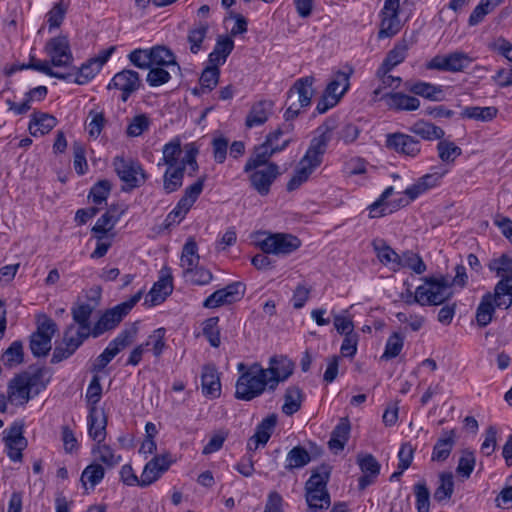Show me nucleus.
Masks as SVG:
<instances>
[{"mask_svg": "<svg viewBox=\"0 0 512 512\" xmlns=\"http://www.w3.org/2000/svg\"><path fill=\"white\" fill-rule=\"evenodd\" d=\"M184 277L191 284L199 286L208 285L213 280L212 272L209 269L205 268L204 266L200 265L192 268L191 270H188L184 274Z\"/></svg>", "mask_w": 512, "mask_h": 512, "instance_id": "obj_64", "label": "nucleus"}, {"mask_svg": "<svg viewBox=\"0 0 512 512\" xmlns=\"http://www.w3.org/2000/svg\"><path fill=\"white\" fill-rule=\"evenodd\" d=\"M177 68L174 54L165 46L152 47V67Z\"/></svg>", "mask_w": 512, "mask_h": 512, "instance_id": "obj_55", "label": "nucleus"}, {"mask_svg": "<svg viewBox=\"0 0 512 512\" xmlns=\"http://www.w3.org/2000/svg\"><path fill=\"white\" fill-rule=\"evenodd\" d=\"M44 52L46 60H34L30 68L51 77L61 78L54 68H67L73 61L69 40L66 36L59 35L47 41Z\"/></svg>", "mask_w": 512, "mask_h": 512, "instance_id": "obj_1", "label": "nucleus"}, {"mask_svg": "<svg viewBox=\"0 0 512 512\" xmlns=\"http://www.w3.org/2000/svg\"><path fill=\"white\" fill-rule=\"evenodd\" d=\"M471 58L463 52L435 56L427 65L429 69L460 71L469 66Z\"/></svg>", "mask_w": 512, "mask_h": 512, "instance_id": "obj_25", "label": "nucleus"}, {"mask_svg": "<svg viewBox=\"0 0 512 512\" xmlns=\"http://www.w3.org/2000/svg\"><path fill=\"white\" fill-rule=\"evenodd\" d=\"M165 335L166 330L164 328H158L148 336L144 343L148 351H151L157 358L160 357L166 347Z\"/></svg>", "mask_w": 512, "mask_h": 512, "instance_id": "obj_62", "label": "nucleus"}, {"mask_svg": "<svg viewBox=\"0 0 512 512\" xmlns=\"http://www.w3.org/2000/svg\"><path fill=\"white\" fill-rule=\"evenodd\" d=\"M320 164L307 156H303L299 161L293 176L287 184L289 191L297 189L300 185L306 182L311 174L315 171Z\"/></svg>", "mask_w": 512, "mask_h": 512, "instance_id": "obj_34", "label": "nucleus"}, {"mask_svg": "<svg viewBox=\"0 0 512 512\" xmlns=\"http://www.w3.org/2000/svg\"><path fill=\"white\" fill-rule=\"evenodd\" d=\"M56 332L55 323L45 318L39 322L37 331L32 335L30 341V348L35 356H44L51 349V340Z\"/></svg>", "mask_w": 512, "mask_h": 512, "instance_id": "obj_21", "label": "nucleus"}, {"mask_svg": "<svg viewBox=\"0 0 512 512\" xmlns=\"http://www.w3.org/2000/svg\"><path fill=\"white\" fill-rule=\"evenodd\" d=\"M184 172L188 173L187 166L167 167L164 173V189L167 193L176 191L182 186Z\"/></svg>", "mask_w": 512, "mask_h": 512, "instance_id": "obj_52", "label": "nucleus"}, {"mask_svg": "<svg viewBox=\"0 0 512 512\" xmlns=\"http://www.w3.org/2000/svg\"><path fill=\"white\" fill-rule=\"evenodd\" d=\"M385 144L388 149L412 158L416 157L421 151V144L418 140L401 132L388 134Z\"/></svg>", "mask_w": 512, "mask_h": 512, "instance_id": "obj_22", "label": "nucleus"}, {"mask_svg": "<svg viewBox=\"0 0 512 512\" xmlns=\"http://www.w3.org/2000/svg\"><path fill=\"white\" fill-rule=\"evenodd\" d=\"M455 438L456 435L454 430L445 431L436 442L433 448L431 459L438 462L445 461L449 457L454 447Z\"/></svg>", "mask_w": 512, "mask_h": 512, "instance_id": "obj_46", "label": "nucleus"}, {"mask_svg": "<svg viewBox=\"0 0 512 512\" xmlns=\"http://www.w3.org/2000/svg\"><path fill=\"white\" fill-rule=\"evenodd\" d=\"M115 51V47L111 46L98 52V54L85 63L75 73V82L80 85L90 82L110 59Z\"/></svg>", "mask_w": 512, "mask_h": 512, "instance_id": "obj_18", "label": "nucleus"}, {"mask_svg": "<svg viewBox=\"0 0 512 512\" xmlns=\"http://www.w3.org/2000/svg\"><path fill=\"white\" fill-rule=\"evenodd\" d=\"M243 288L240 283H234L219 289L205 299L203 306L205 308H217L225 304H231L241 299Z\"/></svg>", "mask_w": 512, "mask_h": 512, "instance_id": "obj_27", "label": "nucleus"}, {"mask_svg": "<svg viewBox=\"0 0 512 512\" xmlns=\"http://www.w3.org/2000/svg\"><path fill=\"white\" fill-rule=\"evenodd\" d=\"M390 71H381V68L377 71V77L379 78V85L374 89L372 93V101L378 102L383 101L385 102V94H390L396 92L402 82V79L400 77H395L392 75H389Z\"/></svg>", "mask_w": 512, "mask_h": 512, "instance_id": "obj_31", "label": "nucleus"}, {"mask_svg": "<svg viewBox=\"0 0 512 512\" xmlns=\"http://www.w3.org/2000/svg\"><path fill=\"white\" fill-rule=\"evenodd\" d=\"M237 370L240 373L235 390L237 399L250 401L261 396L266 391H271L264 367L259 363H252L250 365L239 363Z\"/></svg>", "mask_w": 512, "mask_h": 512, "instance_id": "obj_2", "label": "nucleus"}, {"mask_svg": "<svg viewBox=\"0 0 512 512\" xmlns=\"http://www.w3.org/2000/svg\"><path fill=\"white\" fill-rule=\"evenodd\" d=\"M113 167L119 178L129 188L138 187L145 181V173L137 161L117 156L113 159Z\"/></svg>", "mask_w": 512, "mask_h": 512, "instance_id": "obj_15", "label": "nucleus"}, {"mask_svg": "<svg viewBox=\"0 0 512 512\" xmlns=\"http://www.w3.org/2000/svg\"><path fill=\"white\" fill-rule=\"evenodd\" d=\"M454 492V479L450 472L439 474V484L434 492V498L438 502L449 500Z\"/></svg>", "mask_w": 512, "mask_h": 512, "instance_id": "obj_57", "label": "nucleus"}, {"mask_svg": "<svg viewBox=\"0 0 512 512\" xmlns=\"http://www.w3.org/2000/svg\"><path fill=\"white\" fill-rule=\"evenodd\" d=\"M34 379L29 374L16 376L8 386V401L13 405H24L30 399Z\"/></svg>", "mask_w": 512, "mask_h": 512, "instance_id": "obj_23", "label": "nucleus"}, {"mask_svg": "<svg viewBox=\"0 0 512 512\" xmlns=\"http://www.w3.org/2000/svg\"><path fill=\"white\" fill-rule=\"evenodd\" d=\"M453 294L450 282L443 276L427 277L414 294V302L421 306L440 305Z\"/></svg>", "mask_w": 512, "mask_h": 512, "instance_id": "obj_6", "label": "nucleus"}, {"mask_svg": "<svg viewBox=\"0 0 512 512\" xmlns=\"http://www.w3.org/2000/svg\"><path fill=\"white\" fill-rule=\"evenodd\" d=\"M293 127L289 123H284L274 131L268 134L265 143L275 152L284 150L292 141Z\"/></svg>", "mask_w": 512, "mask_h": 512, "instance_id": "obj_40", "label": "nucleus"}, {"mask_svg": "<svg viewBox=\"0 0 512 512\" xmlns=\"http://www.w3.org/2000/svg\"><path fill=\"white\" fill-rule=\"evenodd\" d=\"M209 25L207 22H199L194 24L188 31L187 40L189 49L196 54L204 48L203 43L207 38Z\"/></svg>", "mask_w": 512, "mask_h": 512, "instance_id": "obj_47", "label": "nucleus"}, {"mask_svg": "<svg viewBox=\"0 0 512 512\" xmlns=\"http://www.w3.org/2000/svg\"><path fill=\"white\" fill-rule=\"evenodd\" d=\"M201 388L206 397L215 399L221 394L220 377L215 367L207 365L202 370Z\"/></svg>", "mask_w": 512, "mask_h": 512, "instance_id": "obj_36", "label": "nucleus"}, {"mask_svg": "<svg viewBox=\"0 0 512 512\" xmlns=\"http://www.w3.org/2000/svg\"><path fill=\"white\" fill-rule=\"evenodd\" d=\"M24 357L23 345L14 341L2 354L1 360L7 367H15L22 363Z\"/></svg>", "mask_w": 512, "mask_h": 512, "instance_id": "obj_63", "label": "nucleus"}, {"mask_svg": "<svg viewBox=\"0 0 512 512\" xmlns=\"http://www.w3.org/2000/svg\"><path fill=\"white\" fill-rule=\"evenodd\" d=\"M274 153L276 152L265 142L255 147L252 155L250 156L244 167V171L250 172L255 168L263 167L264 165L270 164L268 161Z\"/></svg>", "mask_w": 512, "mask_h": 512, "instance_id": "obj_48", "label": "nucleus"}, {"mask_svg": "<svg viewBox=\"0 0 512 512\" xmlns=\"http://www.w3.org/2000/svg\"><path fill=\"white\" fill-rule=\"evenodd\" d=\"M437 153L446 167V165L454 163L462 154V149L452 141L441 139L437 144Z\"/></svg>", "mask_w": 512, "mask_h": 512, "instance_id": "obj_56", "label": "nucleus"}, {"mask_svg": "<svg viewBox=\"0 0 512 512\" xmlns=\"http://www.w3.org/2000/svg\"><path fill=\"white\" fill-rule=\"evenodd\" d=\"M385 105L394 111H415L420 107V101L414 96L402 92L385 94Z\"/></svg>", "mask_w": 512, "mask_h": 512, "instance_id": "obj_33", "label": "nucleus"}, {"mask_svg": "<svg viewBox=\"0 0 512 512\" xmlns=\"http://www.w3.org/2000/svg\"><path fill=\"white\" fill-rule=\"evenodd\" d=\"M406 89L415 95L426 98L430 101H443L445 99V93L440 85L431 84L424 81H418L415 83H406Z\"/></svg>", "mask_w": 512, "mask_h": 512, "instance_id": "obj_38", "label": "nucleus"}, {"mask_svg": "<svg viewBox=\"0 0 512 512\" xmlns=\"http://www.w3.org/2000/svg\"><path fill=\"white\" fill-rule=\"evenodd\" d=\"M294 368L293 361L286 356L276 355L271 357L268 366L264 368L270 390L275 391L280 383L285 382L293 374Z\"/></svg>", "mask_w": 512, "mask_h": 512, "instance_id": "obj_14", "label": "nucleus"}, {"mask_svg": "<svg viewBox=\"0 0 512 512\" xmlns=\"http://www.w3.org/2000/svg\"><path fill=\"white\" fill-rule=\"evenodd\" d=\"M172 290L173 284L171 276H161L150 289L145 303L151 307L159 305L172 293Z\"/></svg>", "mask_w": 512, "mask_h": 512, "instance_id": "obj_35", "label": "nucleus"}, {"mask_svg": "<svg viewBox=\"0 0 512 512\" xmlns=\"http://www.w3.org/2000/svg\"><path fill=\"white\" fill-rule=\"evenodd\" d=\"M351 69L337 71L332 74L326 88L318 101L316 109L319 113H325L335 107L350 88Z\"/></svg>", "mask_w": 512, "mask_h": 512, "instance_id": "obj_8", "label": "nucleus"}, {"mask_svg": "<svg viewBox=\"0 0 512 512\" xmlns=\"http://www.w3.org/2000/svg\"><path fill=\"white\" fill-rule=\"evenodd\" d=\"M410 131L427 141L441 140L445 135L441 127L425 120L416 121L410 127Z\"/></svg>", "mask_w": 512, "mask_h": 512, "instance_id": "obj_45", "label": "nucleus"}, {"mask_svg": "<svg viewBox=\"0 0 512 512\" xmlns=\"http://www.w3.org/2000/svg\"><path fill=\"white\" fill-rule=\"evenodd\" d=\"M400 1L401 0H384L383 7L379 12V39L393 37L401 30L402 25L399 19Z\"/></svg>", "mask_w": 512, "mask_h": 512, "instance_id": "obj_12", "label": "nucleus"}, {"mask_svg": "<svg viewBox=\"0 0 512 512\" xmlns=\"http://www.w3.org/2000/svg\"><path fill=\"white\" fill-rule=\"evenodd\" d=\"M313 95V79L305 77L298 79L289 91L291 101L286 114H297L301 108L307 107Z\"/></svg>", "mask_w": 512, "mask_h": 512, "instance_id": "obj_19", "label": "nucleus"}, {"mask_svg": "<svg viewBox=\"0 0 512 512\" xmlns=\"http://www.w3.org/2000/svg\"><path fill=\"white\" fill-rule=\"evenodd\" d=\"M336 128L337 125L334 120H326L323 124L318 126L313 131L310 145L304 155L321 164L327 146L334 141L336 137Z\"/></svg>", "mask_w": 512, "mask_h": 512, "instance_id": "obj_10", "label": "nucleus"}, {"mask_svg": "<svg viewBox=\"0 0 512 512\" xmlns=\"http://www.w3.org/2000/svg\"><path fill=\"white\" fill-rule=\"evenodd\" d=\"M92 311L93 307L88 303H78L73 307V319L78 324V328L70 327L65 332L64 342L67 346L68 355L72 354L82 344L83 340L92 334L89 322Z\"/></svg>", "mask_w": 512, "mask_h": 512, "instance_id": "obj_7", "label": "nucleus"}, {"mask_svg": "<svg viewBox=\"0 0 512 512\" xmlns=\"http://www.w3.org/2000/svg\"><path fill=\"white\" fill-rule=\"evenodd\" d=\"M118 221V217L112 214L109 209L103 214L92 228L93 235L115 236L114 227Z\"/></svg>", "mask_w": 512, "mask_h": 512, "instance_id": "obj_58", "label": "nucleus"}, {"mask_svg": "<svg viewBox=\"0 0 512 512\" xmlns=\"http://www.w3.org/2000/svg\"><path fill=\"white\" fill-rule=\"evenodd\" d=\"M105 477L104 467L94 461L87 465L81 473L80 483L86 494L94 491L97 485H99Z\"/></svg>", "mask_w": 512, "mask_h": 512, "instance_id": "obj_32", "label": "nucleus"}, {"mask_svg": "<svg viewBox=\"0 0 512 512\" xmlns=\"http://www.w3.org/2000/svg\"><path fill=\"white\" fill-rule=\"evenodd\" d=\"M140 87L139 74L133 70H122L116 73L108 84V88H114L121 92L122 101H127L132 93Z\"/></svg>", "mask_w": 512, "mask_h": 512, "instance_id": "obj_24", "label": "nucleus"}, {"mask_svg": "<svg viewBox=\"0 0 512 512\" xmlns=\"http://www.w3.org/2000/svg\"><path fill=\"white\" fill-rule=\"evenodd\" d=\"M175 461L173 455L169 452L156 455L150 459L141 472V488L148 487L158 481Z\"/></svg>", "mask_w": 512, "mask_h": 512, "instance_id": "obj_13", "label": "nucleus"}, {"mask_svg": "<svg viewBox=\"0 0 512 512\" xmlns=\"http://www.w3.org/2000/svg\"><path fill=\"white\" fill-rule=\"evenodd\" d=\"M350 423L348 419L343 418L336 425L332 431L330 440L328 442L329 448L334 453L342 451L349 439Z\"/></svg>", "mask_w": 512, "mask_h": 512, "instance_id": "obj_44", "label": "nucleus"}, {"mask_svg": "<svg viewBox=\"0 0 512 512\" xmlns=\"http://www.w3.org/2000/svg\"><path fill=\"white\" fill-rule=\"evenodd\" d=\"M93 457L107 467H114L122 461V456L104 441H96L91 448Z\"/></svg>", "mask_w": 512, "mask_h": 512, "instance_id": "obj_39", "label": "nucleus"}, {"mask_svg": "<svg viewBox=\"0 0 512 512\" xmlns=\"http://www.w3.org/2000/svg\"><path fill=\"white\" fill-rule=\"evenodd\" d=\"M151 125V120L146 114H137L130 118L126 127V135L128 137H138L146 132Z\"/></svg>", "mask_w": 512, "mask_h": 512, "instance_id": "obj_60", "label": "nucleus"}, {"mask_svg": "<svg viewBox=\"0 0 512 512\" xmlns=\"http://www.w3.org/2000/svg\"><path fill=\"white\" fill-rule=\"evenodd\" d=\"M67 9L68 5L64 0H59L53 4L52 8L46 14V26L49 33L61 26L67 13Z\"/></svg>", "mask_w": 512, "mask_h": 512, "instance_id": "obj_53", "label": "nucleus"}, {"mask_svg": "<svg viewBox=\"0 0 512 512\" xmlns=\"http://www.w3.org/2000/svg\"><path fill=\"white\" fill-rule=\"evenodd\" d=\"M58 123V120L52 114L35 111L30 115L28 130L33 137H42L48 134Z\"/></svg>", "mask_w": 512, "mask_h": 512, "instance_id": "obj_29", "label": "nucleus"}, {"mask_svg": "<svg viewBox=\"0 0 512 512\" xmlns=\"http://www.w3.org/2000/svg\"><path fill=\"white\" fill-rule=\"evenodd\" d=\"M302 400V391L295 386L289 387L286 390L284 397V404L282 406L283 413L286 415H292L296 413L301 407Z\"/></svg>", "mask_w": 512, "mask_h": 512, "instance_id": "obj_59", "label": "nucleus"}, {"mask_svg": "<svg viewBox=\"0 0 512 512\" xmlns=\"http://www.w3.org/2000/svg\"><path fill=\"white\" fill-rule=\"evenodd\" d=\"M88 435L95 442L106 438L107 419L103 409L91 406L87 417Z\"/></svg>", "mask_w": 512, "mask_h": 512, "instance_id": "obj_30", "label": "nucleus"}, {"mask_svg": "<svg viewBox=\"0 0 512 512\" xmlns=\"http://www.w3.org/2000/svg\"><path fill=\"white\" fill-rule=\"evenodd\" d=\"M200 256L198 254V246L193 238H189L183 246L180 266L185 274L188 270L199 265Z\"/></svg>", "mask_w": 512, "mask_h": 512, "instance_id": "obj_49", "label": "nucleus"}, {"mask_svg": "<svg viewBox=\"0 0 512 512\" xmlns=\"http://www.w3.org/2000/svg\"><path fill=\"white\" fill-rule=\"evenodd\" d=\"M137 327L134 325L123 330L113 339L96 359L95 367L104 368L121 350L129 346L136 338Z\"/></svg>", "mask_w": 512, "mask_h": 512, "instance_id": "obj_17", "label": "nucleus"}, {"mask_svg": "<svg viewBox=\"0 0 512 512\" xmlns=\"http://www.w3.org/2000/svg\"><path fill=\"white\" fill-rule=\"evenodd\" d=\"M393 193L392 187H387L381 196L368 206V212L370 218H379L393 212L394 208L387 201Z\"/></svg>", "mask_w": 512, "mask_h": 512, "instance_id": "obj_54", "label": "nucleus"}, {"mask_svg": "<svg viewBox=\"0 0 512 512\" xmlns=\"http://www.w3.org/2000/svg\"><path fill=\"white\" fill-rule=\"evenodd\" d=\"M276 425V417L270 416L265 418L256 429V432L247 442L249 450H257L259 447L265 446L271 437L273 429Z\"/></svg>", "mask_w": 512, "mask_h": 512, "instance_id": "obj_37", "label": "nucleus"}, {"mask_svg": "<svg viewBox=\"0 0 512 512\" xmlns=\"http://www.w3.org/2000/svg\"><path fill=\"white\" fill-rule=\"evenodd\" d=\"M105 123L106 120L102 111L98 109L91 110L86 120V131L88 135L93 139H97L100 136Z\"/></svg>", "mask_w": 512, "mask_h": 512, "instance_id": "obj_61", "label": "nucleus"}, {"mask_svg": "<svg viewBox=\"0 0 512 512\" xmlns=\"http://www.w3.org/2000/svg\"><path fill=\"white\" fill-rule=\"evenodd\" d=\"M253 244L264 253L287 255L301 246V241L291 234L258 231L251 235Z\"/></svg>", "mask_w": 512, "mask_h": 512, "instance_id": "obj_5", "label": "nucleus"}, {"mask_svg": "<svg viewBox=\"0 0 512 512\" xmlns=\"http://www.w3.org/2000/svg\"><path fill=\"white\" fill-rule=\"evenodd\" d=\"M491 272L501 278L494 289L495 305L509 308L512 304V257L508 253L494 257L488 264Z\"/></svg>", "mask_w": 512, "mask_h": 512, "instance_id": "obj_4", "label": "nucleus"}, {"mask_svg": "<svg viewBox=\"0 0 512 512\" xmlns=\"http://www.w3.org/2000/svg\"><path fill=\"white\" fill-rule=\"evenodd\" d=\"M247 173L254 189L261 195H266L278 175V166L276 164H268Z\"/></svg>", "mask_w": 512, "mask_h": 512, "instance_id": "obj_26", "label": "nucleus"}, {"mask_svg": "<svg viewBox=\"0 0 512 512\" xmlns=\"http://www.w3.org/2000/svg\"><path fill=\"white\" fill-rule=\"evenodd\" d=\"M357 464L362 472V476L358 480V486L360 490H364L375 482L380 473V464L373 455L368 453L359 454Z\"/></svg>", "mask_w": 512, "mask_h": 512, "instance_id": "obj_28", "label": "nucleus"}, {"mask_svg": "<svg viewBox=\"0 0 512 512\" xmlns=\"http://www.w3.org/2000/svg\"><path fill=\"white\" fill-rule=\"evenodd\" d=\"M373 247L379 261L391 270H399L400 257L390 246L382 240H375Z\"/></svg>", "mask_w": 512, "mask_h": 512, "instance_id": "obj_43", "label": "nucleus"}, {"mask_svg": "<svg viewBox=\"0 0 512 512\" xmlns=\"http://www.w3.org/2000/svg\"><path fill=\"white\" fill-rule=\"evenodd\" d=\"M233 48L234 42L230 37H219L213 51L208 56V63L219 68L226 62Z\"/></svg>", "mask_w": 512, "mask_h": 512, "instance_id": "obj_41", "label": "nucleus"}, {"mask_svg": "<svg viewBox=\"0 0 512 512\" xmlns=\"http://www.w3.org/2000/svg\"><path fill=\"white\" fill-rule=\"evenodd\" d=\"M498 113L494 106H466L461 111V117L481 122L492 121Z\"/></svg>", "mask_w": 512, "mask_h": 512, "instance_id": "obj_50", "label": "nucleus"}, {"mask_svg": "<svg viewBox=\"0 0 512 512\" xmlns=\"http://www.w3.org/2000/svg\"><path fill=\"white\" fill-rule=\"evenodd\" d=\"M198 152V147L194 142L187 143L182 147L181 139L174 137L163 146L162 158L158 165L187 166L188 175H193L198 170L196 161Z\"/></svg>", "mask_w": 512, "mask_h": 512, "instance_id": "obj_3", "label": "nucleus"}, {"mask_svg": "<svg viewBox=\"0 0 512 512\" xmlns=\"http://www.w3.org/2000/svg\"><path fill=\"white\" fill-rule=\"evenodd\" d=\"M449 169L444 165H438L431 168L430 172L420 177L415 183L405 189V194L414 200L430 189L438 187L442 179L447 175Z\"/></svg>", "mask_w": 512, "mask_h": 512, "instance_id": "obj_16", "label": "nucleus"}, {"mask_svg": "<svg viewBox=\"0 0 512 512\" xmlns=\"http://www.w3.org/2000/svg\"><path fill=\"white\" fill-rule=\"evenodd\" d=\"M142 295L143 291L140 290L127 301H124L116 305L115 307L107 310L93 327L92 335L94 337H98L105 331L115 328L122 321V319L132 310L136 303L140 301Z\"/></svg>", "mask_w": 512, "mask_h": 512, "instance_id": "obj_9", "label": "nucleus"}, {"mask_svg": "<svg viewBox=\"0 0 512 512\" xmlns=\"http://www.w3.org/2000/svg\"><path fill=\"white\" fill-rule=\"evenodd\" d=\"M271 101H259L255 103L246 117V126L249 128L264 124L272 112Z\"/></svg>", "mask_w": 512, "mask_h": 512, "instance_id": "obj_42", "label": "nucleus"}, {"mask_svg": "<svg viewBox=\"0 0 512 512\" xmlns=\"http://www.w3.org/2000/svg\"><path fill=\"white\" fill-rule=\"evenodd\" d=\"M204 181L198 179L195 183L185 189V193L178 201L176 206L169 212L165 218V226L170 227L183 221L190 211L198 197L203 191Z\"/></svg>", "mask_w": 512, "mask_h": 512, "instance_id": "obj_11", "label": "nucleus"}, {"mask_svg": "<svg viewBox=\"0 0 512 512\" xmlns=\"http://www.w3.org/2000/svg\"><path fill=\"white\" fill-rule=\"evenodd\" d=\"M493 302L495 303L494 294L487 293L482 297L476 311V321L479 326L485 327L492 321L494 314Z\"/></svg>", "mask_w": 512, "mask_h": 512, "instance_id": "obj_51", "label": "nucleus"}, {"mask_svg": "<svg viewBox=\"0 0 512 512\" xmlns=\"http://www.w3.org/2000/svg\"><path fill=\"white\" fill-rule=\"evenodd\" d=\"M23 433V426L18 423H14L3 431V440L7 456L13 462L22 460V452L27 447V440Z\"/></svg>", "mask_w": 512, "mask_h": 512, "instance_id": "obj_20", "label": "nucleus"}]
</instances>
